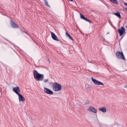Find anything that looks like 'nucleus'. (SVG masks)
Returning <instances> with one entry per match:
<instances>
[{
  "mask_svg": "<svg viewBox=\"0 0 127 127\" xmlns=\"http://www.w3.org/2000/svg\"><path fill=\"white\" fill-rule=\"evenodd\" d=\"M33 72L34 77L37 81H42L43 80L44 76L43 74L39 73L35 70H34Z\"/></svg>",
  "mask_w": 127,
  "mask_h": 127,
  "instance_id": "obj_1",
  "label": "nucleus"
},
{
  "mask_svg": "<svg viewBox=\"0 0 127 127\" xmlns=\"http://www.w3.org/2000/svg\"><path fill=\"white\" fill-rule=\"evenodd\" d=\"M53 88L54 91H57L61 90V86L60 84L54 82L53 84Z\"/></svg>",
  "mask_w": 127,
  "mask_h": 127,
  "instance_id": "obj_2",
  "label": "nucleus"
},
{
  "mask_svg": "<svg viewBox=\"0 0 127 127\" xmlns=\"http://www.w3.org/2000/svg\"><path fill=\"white\" fill-rule=\"evenodd\" d=\"M117 58L119 59H122L125 60V59L123 53L119 51H117L115 54Z\"/></svg>",
  "mask_w": 127,
  "mask_h": 127,
  "instance_id": "obj_3",
  "label": "nucleus"
},
{
  "mask_svg": "<svg viewBox=\"0 0 127 127\" xmlns=\"http://www.w3.org/2000/svg\"><path fill=\"white\" fill-rule=\"evenodd\" d=\"M92 79L95 85H104V84H103L102 83L99 81H98L95 79L93 77H92Z\"/></svg>",
  "mask_w": 127,
  "mask_h": 127,
  "instance_id": "obj_4",
  "label": "nucleus"
},
{
  "mask_svg": "<svg viewBox=\"0 0 127 127\" xmlns=\"http://www.w3.org/2000/svg\"><path fill=\"white\" fill-rule=\"evenodd\" d=\"M118 32L119 33L120 36L123 35L124 32H125V30L124 28L123 27H121L118 30Z\"/></svg>",
  "mask_w": 127,
  "mask_h": 127,
  "instance_id": "obj_5",
  "label": "nucleus"
},
{
  "mask_svg": "<svg viewBox=\"0 0 127 127\" xmlns=\"http://www.w3.org/2000/svg\"><path fill=\"white\" fill-rule=\"evenodd\" d=\"M13 90V91L16 93L17 95H18L19 94V92H20V90L18 87H14Z\"/></svg>",
  "mask_w": 127,
  "mask_h": 127,
  "instance_id": "obj_6",
  "label": "nucleus"
},
{
  "mask_svg": "<svg viewBox=\"0 0 127 127\" xmlns=\"http://www.w3.org/2000/svg\"><path fill=\"white\" fill-rule=\"evenodd\" d=\"M44 92L47 94L50 95H53V92L48 88H44Z\"/></svg>",
  "mask_w": 127,
  "mask_h": 127,
  "instance_id": "obj_7",
  "label": "nucleus"
},
{
  "mask_svg": "<svg viewBox=\"0 0 127 127\" xmlns=\"http://www.w3.org/2000/svg\"><path fill=\"white\" fill-rule=\"evenodd\" d=\"M10 24L12 27L13 28H16L19 27V26L17 24L15 23L12 20L10 21Z\"/></svg>",
  "mask_w": 127,
  "mask_h": 127,
  "instance_id": "obj_8",
  "label": "nucleus"
},
{
  "mask_svg": "<svg viewBox=\"0 0 127 127\" xmlns=\"http://www.w3.org/2000/svg\"><path fill=\"white\" fill-rule=\"evenodd\" d=\"M50 32L51 34V37L53 39L58 41H60V40L58 39L57 36L55 33L51 32Z\"/></svg>",
  "mask_w": 127,
  "mask_h": 127,
  "instance_id": "obj_9",
  "label": "nucleus"
},
{
  "mask_svg": "<svg viewBox=\"0 0 127 127\" xmlns=\"http://www.w3.org/2000/svg\"><path fill=\"white\" fill-rule=\"evenodd\" d=\"M88 110L91 112L96 113L97 112V110L95 109L93 107L91 106L89 107L87 109Z\"/></svg>",
  "mask_w": 127,
  "mask_h": 127,
  "instance_id": "obj_10",
  "label": "nucleus"
},
{
  "mask_svg": "<svg viewBox=\"0 0 127 127\" xmlns=\"http://www.w3.org/2000/svg\"><path fill=\"white\" fill-rule=\"evenodd\" d=\"M80 16L81 19L84 20L85 21H87L90 23H91V22L90 21L86 18L83 15L81 14H80Z\"/></svg>",
  "mask_w": 127,
  "mask_h": 127,
  "instance_id": "obj_11",
  "label": "nucleus"
},
{
  "mask_svg": "<svg viewBox=\"0 0 127 127\" xmlns=\"http://www.w3.org/2000/svg\"><path fill=\"white\" fill-rule=\"evenodd\" d=\"M19 96V100L20 101H23L25 100V98L23 96L20 94L18 95Z\"/></svg>",
  "mask_w": 127,
  "mask_h": 127,
  "instance_id": "obj_12",
  "label": "nucleus"
},
{
  "mask_svg": "<svg viewBox=\"0 0 127 127\" xmlns=\"http://www.w3.org/2000/svg\"><path fill=\"white\" fill-rule=\"evenodd\" d=\"M99 110L103 113H105L106 111V109L105 107H100L99 108Z\"/></svg>",
  "mask_w": 127,
  "mask_h": 127,
  "instance_id": "obj_13",
  "label": "nucleus"
},
{
  "mask_svg": "<svg viewBox=\"0 0 127 127\" xmlns=\"http://www.w3.org/2000/svg\"><path fill=\"white\" fill-rule=\"evenodd\" d=\"M114 14L120 18H121V16L119 12H118L116 13H114Z\"/></svg>",
  "mask_w": 127,
  "mask_h": 127,
  "instance_id": "obj_14",
  "label": "nucleus"
},
{
  "mask_svg": "<svg viewBox=\"0 0 127 127\" xmlns=\"http://www.w3.org/2000/svg\"><path fill=\"white\" fill-rule=\"evenodd\" d=\"M111 2L113 3L116 4H118V2L116 0H109Z\"/></svg>",
  "mask_w": 127,
  "mask_h": 127,
  "instance_id": "obj_15",
  "label": "nucleus"
},
{
  "mask_svg": "<svg viewBox=\"0 0 127 127\" xmlns=\"http://www.w3.org/2000/svg\"><path fill=\"white\" fill-rule=\"evenodd\" d=\"M44 0V3H45V5L46 6L49 7L50 6H49L48 4V2L46 0Z\"/></svg>",
  "mask_w": 127,
  "mask_h": 127,
  "instance_id": "obj_16",
  "label": "nucleus"
},
{
  "mask_svg": "<svg viewBox=\"0 0 127 127\" xmlns=\"http://www.w3.org/2000/svg\"><path fill=\"white\" fill-rule=\"evenodd\" d=\"M112 127H121V126L120 125L119 126L117 124H114Z\"/></svg>",
  "mask_w": 127,
  "mask_h": 127,
  "instance_id": "obj_17",
  "label": "nucleus"
},
{
  "mask_svg": "<svg viewBox=\"0 0 127 127\" xmlns=\"http://www.w3.org/2000/svg\"><path fill=\"white\" fill-rule=\"evenodd\" d=\"M69 38L71 39V40L73 41V39L71 37V36L69 34L67 36Z\"/></svg>",
  "mask_w": 127,
  "mask_h": 127,
  "instance_id": "obj_18",
  "label": "nucleus"
},
{
  "mask_svg": "<svg viewBox=\"0 0 127 127\" xmlns=\"http://www.w3.org/2000/svg\"><path fill=\"white\" fill-rule=\"evenodd\" d=\"M90 102L89 100L88 99H87L86 102V104H89L90 103Z\"/></svg>",
  "mask_w": 127,
  "mask_h": 127,
  "instance_id": "obj_19",
  "label": "nucleus"
},
{
  "mask_svg": "<svg viewBox=\"0 0 127 127\" xmlns=\"http://www.w3.org/2000/svg\"><path fill=\"white\" fill-rule=\"evenodd\" d=\"M48 81V79H45L44 80V83Z\"/></svg>",
  "mask_w": 127,
  "mask_h": 127,
  "instance_id": "obj_20",
  "label": "nucleus"
},
{
  "mask_svg": "<svg viewBox=\"0 0 127 127\" xmlns=\"http://www.w3.org/2000/svg\"><path fill=\"white\" fill-rule=\"evenodd\" d=\"M21 31H22V32H23L25 33H26L28 35V34L26 32H25V31H23V30H22V29H21Z\"/></svg>",
  "mask_w": 127,
  "mask_h": 127,
  "instance_id": "obj_21",
  "label": "nucleus"
},
{
  "mask_svg": "<svg viewBox=\"0 0 127 127\" xmlns=\"http://www.w3.org/2000/svg\"><path fill=\"white\" fill-rule=\"evenodd\" d=\"M69 34H68L67 32V31H66V35H67L68 36V35H69Z\"/></svg>",
  "mask_w": 127,
  "mask_h": 127,
  "instance_id": "obj_22",
  "label": "nucleus"
},
{
  "mask_svg": "<svg viewBox=\"0 0 127 127\" xmlns=\"http://www.w3.org/2000/svg\"><path fill=\"white\" fill-rule=\"evenodd\" d=\"M68 1H73V0H67Z\"/></svg>",
  "mask_w": 127,
  "mask_h": 127,
  "instance_id": "obj_23",
  "label": "nucleus"
},
{
  "mask_svg": "<svg viewBox=\"0 0 127 127\" xmlns=\"http://www.w3.org/2000/svg\"><path fill=\"white\" fill-rule=\"evenodd\" d=\"M124 4L125 5H126L127 6V3L125 2Z\"/></svg>",
  "mask_w": 127,
  "mask_h": 127,
  "instance_id": "obj_24",
  "label": "nucleus"
},
{
  "mask_svg": "<svg viewBox=\"0 0 127 127\" xmlns=\"http://www.w3.org/2000/svg\"><path fill=\"white\" fill-rule=\"evenodd\" d=\"M125 9L126 11L127 12V8H125Z\"/></svg>",
  "mask_w": 127,
  "mask_h": 127,
  "instance_id": "obj_25",
  "label": "nucleus"
},
{
  "mask_svg": "<svg viewBox=\"0 0 127 127\" xmlns=\"http://www.w3.org/2000/svg\"><path fill=\"white\" fill-rule=\"evenodd\" d=\"M124 88H127V85L125 86L124 87Z\"/></svg>",
  "mask_w": 127,
  "mask_h": 127,
  "instance_id": "obj_26",
  "label": "nucleus"
},
{
  "mask_svg": "<svg viewBox=\"0 0 127 127\" xmlns=\"http://www.w3.org/2000/svg\"><path fill=\"white\" fill-rule=\"evenodd\" d=\"M87 85L88 86H89V85L87 84L85 85L86 86Z\"/></svg>",
  "mask_w": 127,
  "mask_h": 127,
  "instance_id": "obj_27",
  "label": "nucleus"
},
{
  "mask_svg": "<svg viewBox=\"0 0 127 127\" xmlns=\"http://www.w3.org/2000/svg\"><path fill=\"white\" fill-rule=\"evenodd\" d=\"M40 67H44V66H40Z\"/></svg>",
  "mask_w": 127,
  "mask_h": 127,
  "instance_id": "obj_28",
  "label": "nucleus"
}]
</instances>
